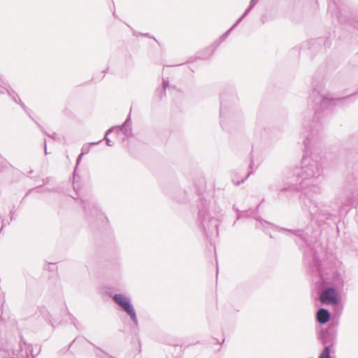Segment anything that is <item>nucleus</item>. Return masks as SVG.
<instances>
[{
    "label": "nucleus",
    "instance_id": "nucleus-1",
    "mask_svg": "<svg viewBox=\"0 0 358 358\" xmlns=\"http://www.w3.org/2000/svg\"><path fill=\"white\" fill-rule=\"evenodd\" d=\"M312 85L313 91L308 99V104L312 107V110L308 114L303 113V129L300 134L305 155L301 159V166L294 169L289 167L283 171L282 181L276 186L275 190L279 192V196H283L287 192L292 194L301 191L299 201L302 210L309 213L311 220L318 224H326L334 217L330 207L316 201L310 194V192L316 194L321 192L318 185L323 173L321 158L318 156H308V152L320 139L322 126L318 121L323 117L322 113L331 111L336 106H346L350 101H353L356 99L358 92L345 96L333 98L322 93V80L313 78Z\"/></svg>",
    "mask_w": 358,
    "mask_h": 358
},
{
    "label": "nucleus",
    "instance_id": "nucleus-2",
    "mask_svg": "<svg viewBox=\"0 0 358 358\" xmlns=\"http://www.w3.org/2000/svg\"><path fill=\"white\" fill-rule=\"evenodd\" d=\"M304 262L308 266L309 271L315 284L320 285H328L335 287L338 291H342L344 286V280L341 274L337 271L333 270L329 272L324 271L317 253L313 250L304 252Z\"/></svg>",
    "mask_w": 358,
    "mask_h": 358
},
{
    "label": "nucleus",
    "instance_id": "nucleus-3",
    "mask_svg": "<svg viewBox=\"0 0 358 358\" xmlns=\"http://www.w3.org/2000/svg\"><path fill=\"white\" fill-rule=\"evenodd\" d=\"M210 201L203 197L198 205L197 224L207 238L211 240L219 235L218 227L221 220L210 214Z\"/></svg>",
    "mask_w": 358,
    "mask_h": 358
},
{
    "label": "nucleus",
    "instance_id": "nucleus-4",
    "mask_svg": "<svg viewBox=\"0 0 358 358\" xmlns=\"http://www.w3.org/2000/svg\"><path fill=\"white\" fill-rule=\"evenodd\" d=\"M255 220H257V223L255 224V227L257 229H262L263 231H264L266 234L268 233L266 231V225H271L275 229H277L279 231H287L289 233H292L294 236L297 237V239L295 241L296 243L299 245V246H306L310 247L312 240L308 234V232L307 231L308 228L306 229H288L286 228L280 227L277 225H275L271 222H268L263 219H262L260 217H255Z\"/></svg>",
    "mask_w": 358,
    "mask_h": 358
},
{
    "label": "nucleus",
    "instance_id": "nucleus-5",
    "mask_svg": "<svg viewBox=\"0 0 358 358\" xmlns=\"http://www.w3.org/2000/svg\"><path fill=\"white\" fill-rule=\"evenodd\" d=\"M220 125L223 129L227 130V126L225 118L229 112V106L235 104L238 101L236 90L233 85L225 87L220 96Z\"/></svg>",
    "mask_w": 358,
    "mask_h": 358
},
{
    "label": "nucleus",
    "instance_id": "nucleus-6",
    "mask_svg": "<svg viewBox=\"0 0 358 358\" xmlns=\"http://www.w3.org/2000/svg\"><path fill=\"white\" fill-rule=\"evenodd\" d=\"M112 299L113 301L123 310L131 319L133 324L137 327L138 321L136 313L129 297L123 294H115Z\"/></svg>",
    "mask_w": 358,
    "mask_h": 358
},
{
    "label": "nucleus",
    "instance_id": "nucleus-7",
    "mask_svg": "<svg viewBox=\"0 0 358 358\" xmlns=\"http://www.w3.org/2000/svg\"><path fill=\"white\" fill-rule=\"evenodd\" d=\"M318 288L319 299L322 303L327 305H337L340 301V291L328 285L315 284Z\"/></svg>",
    "mask_w": 358,
    "mask_h": 358
},
{
    "label": "nucleus",
    "instance_id": "nucleus-8",
    "mask_svg": "<svg viewBox=\"0 0 358 358\" xmlns=\"http://www.w3.org/2000/svg\"><path fill=\"white\" fill-rule=\"evenodd\" d=\"M81 202L87 219L90 220L93 217H101L103 215L94 201L91 199H82Z\"/></svg>",
    "mask_w": 358,
    "mask_h": 358
},
{
    "label": "nucleus",
    "instance_id": "nucleus-9",
    "mask_svg": "<svg viewBox=\"0 0 358 358\" xmlns=\"http://www.w3.org/2000/svg\"><path fill=\"white\" fill-rule=\"evenodd\" d=\"M319 338L324 346L333 345L336 338V330L334 326L322 329L319 334Z\"/></svg>",
    "mask_w": 358,
    "mask_h": 358
},
{
    "label": "nucleus",
    "instance_id": "nucleus-10",
    "mask_svg": "<svg viewBox=\"0 0 358 358\" xmlns=\"http://www.w3.org/2000/svg\"><path fill=\"white\" fill-rule=\"evenodd\" d=\"M232 30L233 29L230 28L222 35H221L220 37L217 41H215L211 45L208 46L202 52H201L199 57L203 59H206L209 58L213 54L216 48L221 44V43H222L228 37V36L229 35Z\"/></svg>",
    "mask_w": 358,
    "mask_h": 358
},
{
    "label": "nucleus",
    "instance_id": "nucleus-11",
    "mask_svg": "<svg viewBox=\"0 0 358 358\" xmlns=\"http://www.w3.org/2000/svg\"><path fill=\"white\" fill-rule=\"evenodd\" d=\"M166 194L178 203H185L188 201L187 193L179 187H173L167 190Z\"/></svg>",
    "mask_w": 358,
    "mask_h": 358
},
{
    "label": "nucleus",
    "instance_id": "nucleus-12",
    "mask_svg": "<svg viewBox=\"0 0 358 358\" xmlns=\"http://www.w3.org/2000/svg\"><path fill=\"white\" fill-rule=\"evenodd\" d=\"M334 1V6L336 7V10H332V5L329 3V10L331 12L332 16L337 18L338 21L341 23L344 22L346 20L347 17V13L346 11L341 8V6L338 5L337 3L334 1V0H332Z\"/></svg>",
    "mask_w": 358,
    "mask_h": 358
},
{
    "label": "nucleus",
    "instance_id": "nucleus-13",
    "mask_svg": "<svg viewBox=\"0 0 358 358\" xmlns=\"http://www.w3.org/2000/svg\"><path fill=\"white\" fill-rule=\"evenodd\" d=\"M114 129L119 134L122 132L124 136L129 137L132 135V129H131V120L130 117V115L125 120L124 122L122 124L121 127H115Z\"/></svg>",
    "mask_w": 358,
    "mask_h": 358
},
{
    "label": "nucleus",
    "instance_id": "nucleus-14",
    "mask_svg": "<svg viewBox=\"0 0 358 358\" xmlns=\"http://www.w3.org/2000/svg\"><path fill=\"white\" fill-rule=\"evenodd\" d=\"M331 317L330 312L324 308H320L316 313L317 321L321 324H324L329 322Z\"/></svg>",
    "mask_w": 358,
    "mask_h": 358
},
{
    "label": "nucleus",
    "instance_id": "nucleus-15",
    "mask_svg": "<svg viewBox=\"0 0 358 358\" xmlns=\"http://www.w3.org/2000/svg\"><path fill=\"white\" fill-rule=\"evenodd\" d=\"M169 87V82L167 80L163 79L162 87L156 90L155 96L158 101H161L166 96V90Z\"/></svg>",
    "mask_w": 358,
    "mask_h": 358
},
{
    "label": "nucleus",
    "instance_id": "nucleus-16",
    "mask_svg": "<svg viewBox=\"0 0 358 358\" xmlns=\"http://www.w3.org/2000/svg\"><path fill=\"white\" fill-rule=\"evenodd\" d=\"M39 312L41 315L45 320L48 321L50 324H51L52 326H54L53 322L51 318V315L45 307H41L39 309Z\"/></svg>",
    "mask_w": 358,
    "mask_h": 358
},
{
    "label": "nucleus",
    "instance_id": "nucleus-17",
    "mask_svg": "<svg viewBox=\"0 0 358 358\" xmlns=\"http://www.w3.org/2000/svg\"><path fill=\"white\" fill-rule=\"evenodd\" d=\"M101 142V140L99 141L98 142H92V143H90L87 144H85L81 148V152H80L81 155H87L90 152V148L92 146L96 145L99 144Z\"/></svg>",
    "mask_w": 358,
    "mask_h": 358
},
{
    "label": "nucleus",
    "instance_id": "nucleus-18",
    "mask_svg": "<svg viewBox=\"0 0 358 358\" xmlns=\"http://www.w3.org/2000/svg\"><path fill=\"white\" fill-rule=\"evenodd\" d=\"M317 358H331V349L329 346H324Z\"/></svg>",
    "mask_w": 358,
    "mask_h": 358
},
{
    "label": "nucleus",
    "instance_id": "nucleus-19",
    "mask_svg": "<svg viewBox=\"0 0 358 358\" xmlns=\"http://www.w3.org/2000/svg\"><path fill=\"white\" fill-rule=\"evenodd\" d=\"M8 95L14 102L19 103V99H20L18 94L13 90L11 89L10 91H8Z\"/></svg>",
    "mask_w": 358,
    "mask_h": 358
},
{
    "label": "nucleus",
    "instance_id": "nucleus-20",
    "mask_svg": "<svg viewBox=\"0 0 358 358\" xmlns=\"http://www.w3.org/2000/svg\"><path fill=\"white\" fill-rule=\"evenodd\" d=\"M10 88L3 81L0 79V94L7 93L8 91H10Z\"/></svg>",
    "mask_w": 358,
    "mask_h": 358
},
{
    "label": "nucleus",
    "instance_id": "nucleus-21",
    "mask_svg": "<svg viewBox=\"0 0 358 358\" xmlns=\"http://www.w3.org/2000/svg\"><path fill=\"white\" fill-rule=\"evenodd\" d=\"M115 129V127H111L109 129H108L106 132V134H105V136H104V140L106 141V143L108 146H113V144L112 143L111 141L108 138V134H110L113 131H114V129Z\"/></svg>",
    "mask_w": 358,
    "mask_h": 358
},
{
    "label": "nucleus",
    "instance_id": "nucleus-22",
    "mask_svg": "<svg viewBox=\"0 0 358 358\" xmlns=\"http://www.w3.org/2000/svg\"><path fill=\"white\" fill-rule=\"evenodd\" d=\"M252 173V171H250L247 173V175L241 179V180H236L234 178H232V182L233 183L238 186L239 185H241V183H243L250 176V174Z\"/></svg>",
    "mask_w": 358,
    "mask_h": 358
},
{
    "label": "nucleus",
    "instance_id": "nucleus-23",
    "mask_svg": "<svg viewBox=\"0 0 358 358\" xmlns=\"http://www.w3.org/2000/svg\"><path fill=\"white\" fill-rule=\"evenodd\" d=\"M22 108L23 110L27 113V114L29 115V117L33 120L35 122H37L36 121H35L33 117L31 116L30 113H29V110L27 108V106L24 105V103L21 101V99H19V103H18Z\"/></svg>",
    "mask_w": 358,
    "mask_h": 358
},
{
    "label": "nucleus",
    "instance_id": "nucleus-24",
    "mask_svg": "<svg viewBox=\"0 0 358 358\" xmlns=\"http://www.w3.org/2000/svg\"><path fill=\"white\" fill-rule=\"evenodd\" d=\"M22 108L23 110L27 113V114L29 115V117L33 120L35 122H37L36 121H35L33 117L31 116L30 113H29V110L27 108V106L24 105V103L21 101V99H19V103H18Z\"/></svg>",
    "mask_w": 358,
    "mask_h": 358
},
{
    "label": "nucleus",
    "instance_id": "nucleus-25",
    "mask_svg": "<svg viewBox=\"0 0 358 358\" xmlns=\"http://www.w3.org/2000/svg\"><path fill=\"white\" fill-rule=\"evenodd\" d=\"M236 211L238 213L236 220H239L243 216H249L248 211L246 212H240L238 209H236Z\"/></svg>",
    "mask_w": 358,
    "mask_h": 358
},
{
    "label": "nucleus",
    "instance_id": "nucleus-26",
    "mask_svg": "<svg viewBox=\"0 0 358 358\" xmlns=\"http://www.w3.org/2000/svg\"><path fill=\"white\" fill-rule=\"evenodd\" d=\"M69 315L70 316L71 323V324H73L75 326V327H76V329H78V325H77V324H76V317H73L71 314H70V313H69Z\"/></svg>",
    "mask_w": 358,
    "mask_h": 358
},
{
    "label": "nucleus",
    "instance_id": "nucleus-27",
    "mask_svg": "<svg viewBox=\"0 0 358 358\" xmlns=\"http://www.w3.org/2000/svg\"><path fill=\"white\" fill-rule=\"evenodd\" d=\"M121 267V264L119 261H117L112 267L114 271H119Z\"/></svg>",
    "mask_w": 358,
    "mask_h": 358
},
{
    "label": "nucleus",
    "instance_id": "nucleus-28",
    "mask_svg": "<svg viewBox=\"0 0 358 358\" xmlns=\"http://www.w3.org/2000/svg\"><path fill=\"white\" fill-rule=\"evenodd\" d=\"M36 124L38 125V127L41 129V131L43 132H44L45 134L48 135V136L51 137V138H55V134L54 133L52 135H50L48 134L46 131H44L43 128L38 123V122H36Z\"/></svg>",
    "mask_w": 358,
    "mask_h": 358
},
{
    "label": "nucleus",
    "instance_id": "nucleus-29",
    "mask_svg": "<svg viewBox=\"0 0 358 358\" xmlns=\"http://www.w3.org/2000/svg\"><path fill=\"white\" fill-rule=\"evenodd\" d=\"M32 191H33V192H37V193L42 192H43V191H42V187H41V186H38V187H35V188L31 189H30V190H29V192H32Z\"/></svg>",
    "mask_w": 358,
    "mask_h": 358
},
{
    "label": "nucleus",
    "instance_id": "nucleus-30",
    "mask_svg": "<svg viewBox=\"0 0 358 358\" xmlns=\"http://www.w3.org/2000/svg\"><path fill=\"white\" fill-rule=\"evenodd\" d=\"M83 155H81V154H80L76 159V168L75 169H76L77 166L79 165L81 159H82V157H83ZM76 171V170H74V172Z\"/></svg>",
    "mask_w": 358,
    "mask_h": 358
},
{
    "label": "nucleus",
    "instance_id": "nucleus-31",
    "mask_svg": "<svg viewBox=\"0 0 358 358\" xmlns=\"http://www.w3.org/2000/svg\"><path fill=\"white\" fill-rule=\"evenodd\" d=\"M254 8L253 6H252L250 3L249 4V6L248 7V8L245 10L244 13H246V15H248L249 14V13L251 11V10Z\"/></svg>",
    "mask_w": 358,
    "mask_h": 358
},
{
    "label": "nucleus",
    "instance_id": "nucleus-32",
    "mask_svg": "<svg viewBox=\"0 0 358 358\" xmlns=\"http://www.w3.org/2000/svg\"><path fill=\"white\" fill-rule=\"evenodd\" d=\"M243 19L240 17L236 23L231 27V29H234Z\"/></svg>",
    "mask_w": 358,
    "mask_h": 358
},
{
    "label": "nucleus",
    "instance_id": "nucleus-33",
    "mask_svg": "<svg viewBox=\"0 0 358 358\" xmlns=\"http://www.w3.org/2000/svg\"><path fill=\"white\" fill-rule=\"evenodd\" d=\"M259 1V0H250V3L252 6H255L257 4V1Z\"/></svg>",
    "mask_w": 358,
    "mask_h": 358
},
{
    "label": "nucleus",
    "instance_id": "nucleus-34",
    "mask_svg": "<svg viewBox=\"0 0 358 358\" xmlns=\"http://www.w3.org/2000/svg\"><path fill=\"white\" fill-rule=\"evenodd\" d=\"M44 150H45V154L48 155L47 145H46V140L45 139L44 140Z\"/></svg>",
    "mask_w": 358,
    "mask_h": 358
},
{
    "label": "nucleus",
    "instance_id": "nucleus-35",
    "mask_svg": "<svg viewBox=\"0 0 358 358\" xmlns=\"http://www.w3.org/2000/svg\"><path fill=\"white\" fill-rule=\"evenodd\" d=\"M253 166H254V161L252 159H251L250 164H249V169H252Z\"/></svg>",
    "mask_w": 358,
    "mask_h": 358
},
{
    "label": "nucleus",
    "instance_id": "nucleus-36",
    "mask_svg": "<svg viewBox=\"0 0 358 358\" xmlns=\"http://www.w3.org/2000/svg\"><path fill=\"white\" fill-rule=\"evenodd\" d=\"M247 16L246 13H243V15L241 16L243 19H244Z\"/></svg>",
    "mask_w": 358,
    "mask_h": 358
},
{
    "label": "nucleus",
    "instance_id": "nucleus-37",
    "mask_svg": "<svg viewBox=\"0 0 358 358\" xmlns=\"http://www.w3.org/2000/svg\"><path fill=\"white\" fill-rule=\"evenodd\" d=\"M141 33H137L136 31H134V36H138V35H141Z\"/></svg>",
    "mask_w": 358,
    "mask_h": 358
},
{
    "label": "nucleus",
    "instance_id": "nucleus-38",
    "mask_svg": "<svg viewBox=\"0 0 358 358\" xmlns=\"http://www.w3.org/2000/svg\"><path fill=\"white\" fill-rule=\"evenodd\" d=\"M76 341V338L70 343L69 348L73 345V343Z\"/></svg>",
    "mask_w": 358,
    "mask_h": 358
},
{
    "label": "nucleus",
    "instance_id": "nucleus-39",
    "mask_svg": "<svg viewBox=\"0 0 358 358\" xmlns=\"http://www.w3.org/2000/svg\"><path fill=\"white\" fill-rule=\"evenodd\" d=\"M141 35L150 37L148 34H141Z\"/></svg>",
    "mask_w": 358,
    "mask_h": 358
},
{
    "label": "nucleus",
    "instance_id": "nucleus-40",
    "mask_svg": "<svg viewBox=\"0 0 358 358\" xmlns=\"http://www.w3.org/2000/svg\"><path fill=\"white\" fill-rule=\"evenodd\" d=\"M113 16H114V17H117V13H115V11L113 12Z\"/></svg>",
    "mask_w": 358,
    "mask_h": 358
},
{
    "label": "nucleus",
    "instance_id": "nucleus-41",
    "mask_svg": "<svg viewBox=\"0 0 358 358\" xmlns=\"http://www.w3.org/2000/svg\"><path fill=\"white\" fill-rule=\"evenodd\" d=\"M317 41H320V43L321 41H324V39H323V38H318V39H317Z\"/></svg>",
    "mask_w": 358,
    "mask_h": 358
},
{
    "label": "nucleus",
    "instance_id": "nucleus-42",
    "mask_svg": "<svg viewBox=\"0 0 358 358\" xmlns=\"http://www.w3.org/2000/svg\"><path fill=\"white\" fill-rule=\"evenodd\" d=\"M269 189H274V187H273L272 185H270V186H269Z\"/></svg>",
    "mask_w": 358,
    "mask_h": 358
},
{
    "label": "nucleus",
    "instance_id": "nucleus-43",
    "mask_svg": "<svg viewBox=\"0 0 358 358\" xmlns=\"http://www.w3.org/2000/svg\"><path fill=\"white\" fill-rule=\"evenodd\" d=\"M269 236H270L271 238H273V236H272L271 234H269Z\"/></svg>",
    "mask_w": 358,
    "mask_h": 358
},
{
    "label": "nucleus",
    "instance_id": "nucleus-44",
    "mask_svg": "<svg viewBox=\"0 0 358 358\" xmlns=\"http://www.w3.org/2000/svg\"><path fill=\"white\" fill-rule=\"evenodd\" d=\"M357 56H358V53H357Z\"/></svg>",
    "mask_w": 358,
    "mask_h": 358
}]
</instances>
